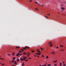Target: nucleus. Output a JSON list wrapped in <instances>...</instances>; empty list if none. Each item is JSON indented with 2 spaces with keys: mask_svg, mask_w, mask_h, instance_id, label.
I'll return each mask as SVG.
<instances>
[{
  "mask_svg": "<svg viewBox=\"0 0 66 66\" xmlns=\"http://www.w3.org/2000/svg\"><path fill=\"white\" fill-rule=\"evenodd\" d=\"M31 52H32V53H34V51L33 50H31Z\"/></svg>",
  "mask_w": 66,
  "mask_h": 66,
  "instance_id": "f257e3e1",
  "label": "nucleus"
},
{
  "mask_svg": "<svg viewBox=\"0 0 66 66\" xmlns=\"http://www.w3.org/2000/svg\"><path fill=\"white\" fill-rule=\"evenodd\" d=\"M37 51L39 53H40V51H39V50H37Z\"/></svg>",
  "mask_w": 66,
  "mask_h": 66,
  "instance_id": "f03ea898",
  "label": "nucleus"
},
{
  "mask_svg": "<svg viewBox=\"0 0 66 66\" xmlns=\"http://www.w3.org/2000/svg\"><path fill=\"white\" fill-rule=\"evenodd\" d=\"M53 45H52V44H50V47H52V46Z\"/></svg>",
  "mask_w": 66,
  "mask_h": 66,
  "instance_id": "7ed1b4c3",
  "label": "nucleus"
},
{
  "mask_svg": "<svg viewBox=\"0 0 66 66\" xmlns=\"http://www.w3.org/2000/svg\"><path fill=\"white\" fill-rule=\"evenodd\" d=\"M57 60L53 62V63H56V62H57Z\"/></svg>",
  "mask_w": 66,
  "mask_h": 66,
  "instance_id": "20e7f679",
  "label": "nucleus"
},
{
  "mask_svg": "<svg viewBox=\"0 0 66 66\" xmlns=\"http://www.w3.org/2000/svg\"><path fill=\"white\" fill-rule=\"evenodd\" d=\"M20 59L21 60V61H23V59H22V58H21Z\"/></svg>",
  "mask_w": 66,
  "mask_h": 66,
  "instance_id": "39448f33",
  "label": "nucleus"
},
{
  "mask_svg": "<svg viewBox=\"0 0 66 66\" xmlns=\"http://www.w3.org/2000/svg\"><path fill=\"white\" fill-rule=\"evenodd\" d=\"M15 58H16V57H13V60H15Z\"/></svg>",
  "mask_w": 66,
  "mask_h": 66,
  "instance_id": "423d86ee",
  "label": "nucleus"
},
{
  "mask_svg": "<svg viewBox=\"0 0 66 66\" xmlns=\"http://www.w3.org/2000/svg\"><path fill=\"white\" fill-rule=\"evenodd\" d=\"M17 62H19V61H20V60H19L18 59H17Z\"/></svg>",
  "mask_w": 66,
  "mask_h": 66,
  "instance_id": "0eeeda50",
  "label": "nucleus"
},
{
  "mask_svg": "<svg viewBox=\"0 0 66 66\" xmlns=\"http://www.w3.org/2000/svg\"><path fill=\"white\" fill-rule=\"evenodd\" d=\"M25 60H26V58H25V57L23 58V60H24V61H25Z\"/></svg>",
  "mask_w": 66,
  "mask_h": 66,
  "instance_id": "6e6552de",
  "label": "nucleus"
},
{
  "mask_svg": "<svg viewBox=\"0 0 66 66\" xmlns=\"http://www.w3.org/2000/svg\"><path fill=\"white\" fill-rule=\"evenodd\" d=\"M51 64H48V65H48V66H51Z\"/></svg>",
  "mask_w": 66,
  "mask_h": 66,
  "instance_id": "1a4fd4ad",
  "label": "nucleus"
},
{
  "mask_svg": "<svg viewBox=\"0 0 66 66\" xmlns=\"http://www.w3.org/2000/svg\"><path fill=\"white\" fill-rule=\"evenodd\" d=\"M14 63H15L14 64H15V65H17V63H16V61H15L14 62Z\"/></svg>",
  "mask_w": 66,
  "mask_h": 66,
  "instance_id": "9d476101",
  "label": "nucleus"
},
{
  "mask_svg": "<svg viewBox=\"0 0 66 66\" xmlns=\"http://www.w3.org/2000/svg\"><path fill=\"white\" fill-rule=\"evenodd\" d=\"M22 66H24V63H23V64H22Z\"/></svg>",
  "mask_w": 66,
  "mask_h": 66,
  "instance_id": "9b49d317",
  "label": "nucleus"
},
{
  "mask_svg": "<svg viewBox=\"0 0 66 66\" xmlns=\"http://www.w3.org/2000/svg\"><path fill=\"white\" fill-rule=\"evenodd\" d=\"M12 62L13 63H14V62H15V60H12Z\"/></svg>",
  "mask_w": 66,
  "mask_h": 66,
  "instance_id": "f8f14e48",
  "label": "nucleus"
},
{
  "mask_svg": "<svg viewBox=\"0 0 66 66\" xmlns=\"http://www.w3.org/2000/svg\"><path fill=\"white\" fill-rule=\"evenodd\" d=\"M35 10H37V11H38V10L37 9V8H36L35 9Z\"/></svg>",
  "mask_w": 66,
  "mask_h": 66,
  "instance_id": "ddd939ff",
  "label": "nucleus"
},
{
  "mask_svg": "<svg viewBox=\"0 0 66 66\" xmlns=\"http://www.w3.org/2000/svg\"><path fill=\"white\" fill-rule=\"evenodd\" d=\"M15 55V53H13L12 54V55Z\"/></svg>",
  "mask_w": 66,
  "mask_h": 66,
  "instance_id": "4468645a",
  "label": "nucleus"
},
{
  "mask_svg": "<svg viewBox=\"0 0 66 66\" xmlns=\"http://www.w3.org/2000/svg\"><path fill=\"white\" fill-rule=\"evenodd\" d=\"M61 65H62V63H60V66H61Z\"/></svg>",
  "mask_w": 66,
  "mask_h": 66,
  "instance_id": "2eb2a0df",
  "label": "nucleus"
},
{
  "mask_svg": "<svg viewBox=\"0 0 66 66\" xmlns=\"http://www.w3.org/2000/svg\"><path fill=\"white\" fill-rule=\"evenodd\" d=\"M16 48H19H19H20V47H16Z\"/></svg>",
  "mask_w": 66,
  "mask_h": 66,
  "instance_id": "dca6fc26",
  "label": "nucleus"
},
{
  "mask_svg": "<svg viewBox=\"0 0 66 66\" xmlns=\"http://www.w3.org/2000/svg\"><path fill=\"white\" fill-rule=\"evenodd\" d=\"M19 53H21V51H19Z\"/></svg>",
  "mask_w": 66,
  "mask_h": 66,
  "instance_id": "f3484780",
  "label": "nucleus"
},
{
  "mask_svg": "<svg viewBox=\"0 0 66 66\" xmlns=\"http://www.w3.org/2000/svg\"><path fill=\"white\" fill-rule=\"evenodd\" d=\"M52 53H53V54H55V52H52Z\"/></svg>",
  "mask_w": 66,
  "mask_h": 66,
  "instance_id": "a211bd4d",
  "label": "nucleus"
},
{
  "mask_svg": "<svg viewBox=\"0 0 66 66\" xmlns=\"http://www.w3.org/2000/svg\"><path fill=\"white\" fill-rule=\"evenodd\" d=\"M61 9H62V10H64V8L63 7H62Z\"/></svg>",
  "mask_w": 66,
  "mask_h": 66,
  "instance_id": "6ab92c4d",
  "label": "nucleus"
},
{
  "mask_svg": "<svg viewBox=\"0 0 66 66\" xmlns=\"http://www.w3.org/2000/svg\"><path fill=\"white\" fill-rule=\"evenodd\" d=\"M48 57H48V56H46V59H48Z\"/></svg>",
  "mask_w": 66,
  "mask_h": 66,
  "instance_id": "aec40b11",
  "label": "nucleus"
},
{
  "mask_svg": "<svg viewBox=\"0 0 66 66\" xmlns=\"http://www.w3.org/2000/svg\"><path fill=\"white\" fill-rule=\"evenodd\" d=\"M60 46L61 47H63V46L60 45Z\"/></svg>",
  "mask_w": 66,
  "mask_h": 66,
  "instance_id": "412c9836",
  "label": "nucleus"
},
{
  "mask_svg": "<svg viewBox=\"0 0 66 66\" xmlns=\"http://www.w3.org/2000/svg\"><path fill=\"white\" fill-rule=\"evenodd\" d=\"M42 50H43V48H42L40 47V48Z\"/></svg>",
  "mask_w": 66,
  "mask_h": 66,
  "instance_id": "4be33fe9",
  "label": "nucleus"
},
{
  "mask_svg": "<svg viewBox=\"0 0 66 66\" xmlns=\"http://www.w3.org/2000/svg\"><path fill=\"white\" fill-rule=\"evenodd\" d=\"M26 48H23V49L24 50H26Z\"/></svg>",
  "mask_w": 66,
  "mask_h": 66,
  "instance_id": "5701e85b",
  "label": "nucleus"
},
{
  "mask_svg": "<svg viewBox=\"0 0 66 66\" xmlns=\"http://www.w3.org/2000/svg\"><path fill=\"white\" fill-rule=\"evenodd\" d=\"M26 54V53H23V54H24H24Z\"/></svg>",
  "mask_w": 66,
  "mask_h": 66,
  "instance_id": "b1692460",
  "label": "nucleus"
},
{
  "mask_svg": "<svg viewBox=\"0 0 66 66\" xmlns=\"http://www.w3.org/2000/svg\"><path fill=\"white\" fill-rule=\"evenodd\" d=\"M29 55H30V54H28L27 55L28 56H29Z\"/></svg>",
  "mask_w": 66,
  "mask_h": 66,
  "instance_id": "393cba45",
  "label": "nucleus"
},
{
  "mask_svg": "<svg viewBox=\"0 0 66 66\" xmlns=\"http://www.w3.org/2000/svg\"><path fill=\"white\" fill-rule=\"evenodd\" d=\"M57 64H54V66H56Z\"/></svg>",
  "mask_w": 66,
  "mask_h": 66,
  "instance_id": "a878e982",
  "label": "nucleus"
},
{
  "mask_svg": "<svg viewBox=\"0 0 66 66\" xmlns=\"http://www.w3.org/2000/svg\"><path fill=\"white\" fill-rule=\"evenodd\" d=\"M0 59H2V60H4V59H2V58H0Z\"/></svg>",
  "mask_w": 66,
  "mask_h": 66,
  "instance_id": "bb28decb",
  "label": "nucleus"
},
{
  "mask_svg": "<svg viewBox=\"0 0 66 66\" xmlns=\"http://www.w3.org/2000/svg\"><path fill=\"white\" fill-rule=\"evenodd\" d=\"M19 55L18 54L16 55V56H17Z\"/></svg>",
  "mask_w": 66,
  "mask_h": 66,
  "instance_id": "cd10ccee",
  "label": "nucleus"
},
{
  "mask_svg": "<svg viewBox=\"0 0 66 66\" xmlns=\"http://www.w3.org/2000/svg\"><path fill=\"white\" fill-rule=\"evenodd\" d=\"M21 50L22 51H23V52H24V51L23 50V49H22Z\"/></svg>",
  "mask_w": 66,
  "mask_h": 66,
  "instance_id": "c85d7f7f",
  "label": "nucleus"
},
{
  "mask_svg": "<svg viewBox=\"0 0 66 66\" xmlns=\"http://www.w3.org/2000/svg\"><path fill=\"white\" fill-rule=\"evenodd\" d=\"M8 56H10V55H11V54H8Z\"/></svg>",
  "mask_w": 66,
  "mask_h": 66,
  "instance_id": "c756f323",
  "label": "nucleus"
},
{
  "mask_svg": "<svg viewBox=\"0 0 66 66\" xmlns=\"http://www.w3.org/2000/svg\"><path fill=\"white\" fill-rule=\"evenodd\" d=\"M51 42H49V43H48V44H51Z\"/></svg>",
  "mask_w": 66,
  "mask_h": 66,
  "instance_id": "7c9ffc66",
  "label": "nucleus"
},
{
  "mask_svg": "<svg viewBox=\"0 0 66 66\" xmlns=\"http://www.w3.org/2000/svg\"><path fill=\"white\" fill-rule=\"evenodd\" d=\"M56 49H58L59 48V47L57 46V47H56Z\"/></svg>",
  "mask_w": 66,
  "mask_h": 66,
  "instance_id": "2f4dec72",
  "label": "nucleus"
},
{
  "mask_svg": "<svg viewBox=\"0 0 66 66\" xmlns=\"http://www.w3.org/2000/svg\"><path fill=\"white\" fill-rule=\"evenodd\" d=\"M66 66V64H63V66Z\"/></svg>",
  "mask_w": 66,
  "mask_h": 66,
  "instance_id": "473e14b6",
  "label": "nucleus"
},
{
  "mask_svg": "<svg viewBox=\"0 0 66 66\" xmlns=\"http://www.w3.org/2000/svg\"><path fill=\"white\" fill-rule=\"evenodd\" d=\"M27 61H28V59L27 60H25V61L26 62H27Z\"/></svg>",
  "mask_w": 66,
  "mask_h": 66,
  "instance_id": "72a5a7b5",
  "label": "nucleus"
},
{
  "mask_svg": "<svg viewBox=\"0 0 66 66\" xmlns=\"http://www.w3.org/2000/svg\"><path fill=\"white\" fill-rule=\"evenodd\" d=\"M47 15H49V16H50V14H47Z\"/></svg>",
  "mask_w": 66,
  "mask_h": 66,
  "instance_id": "f704fd0d",
  "label": "nucleus"
},
{
  "mask_svg": "<svg viewBox=\"0 0 66 66\" xmlns=\"http://www.w3.org/2000/svg\"><path fill=\"white\" fill-rule=\"evenodd\" d=\"M42 57H44V55H42Z\"/></svg>",
  "mask_w": 66,
  "mask_h": 66,
  "instance_id": "c9c22d12",
  "label": "nucleus"
},
{
  "mask_svg": "<svg viewBox=\"0 0 66 66\" xmlns=\"http://www.w3.org/2000/svg\"><path fill=\"white\" fill-rule=\"evenodd\" d=\"M25 48H26V49H28V48L27 47H26Z\"/></svg>",
  "mask_w": 66,
  "mask_h": 66,
  "instance_id": "e433bc0d",
  "label": "nucleus"
},
{
  "mask_svg": "<svg viewBox=\"0 0 66 66\" xmlns=\"http://www.w3.org/2000/svg\"><path fill=\"white\" fill-rule=\"evenodd\" d=\"M18 54L19 55H20V53H18Z\"/></svg>",
  "mask_w": 66,
  "mask_h": 66,
  "instance_id": "4c0bfd02",
  "label": "nucleus"
},
{
  "mask_svg": "<svg viewBox=\"0 0 66 66\" xmlns=\"http://www.w3.org/2000/svg\"><path fill=\"white\" fill-rule=\"evenodd\" d=\"M39 55H40V54H41V53H39Z\"/></svg>",
  "mask_w": 66,
  "mask_h": 66,
  "instance_id": "58836bf2",
  "label": "nucleus"
},
{
  "mask_svg": "<svg viewBox=\"0 0 66 66\" xmlns=\"http://www.w3.org/2000/svg\"><path fill=\"white\" fill-rule=\"evenodd\" d=\"M44 66H46V64H45L44 65Z\"/></svg>",
  "mask_w": 66,
  "mask_h": 66,
  "instance_id": "ea45409f",
  "label": "nucleus"
},
{
  "mask_svg": "<svg viewBox=\"0 0 66 66\" xmlns=\"http://www.w3.org/2000/svg\"><path fill=\"white\" fill-rule=\"evenodd\" d=\"M26 55H27L28 54L27 53H26L25 54Z\"/></svg>",
  "mask_w": 66,
  "mask_h": 66,
  "instance_id": "a19ab883",
  "label": "nucleus"
},
{
  "mask_svg": "<svg viewBox=\"0 0 66 66\" xmlns=\"http://www.w3.org/2000/svg\"><path fill=\"white\" fill-rule=\"evenodd\" d=\"M36 4H38V3L37 2H36Z\"/></svg>",
  "mask_w": 66,
  "mask_h": 66,
  "instance_id": "79ce46f5",
  "label": "nucleus"
},
{
  "mask_svg": "<svg viewBox=\"0 0 66 66\" xmlns=\"http://www.w3.org/2000/svg\"><path fill=\"white\" fill-rule=\"evenodd\" d=\"M29 59H31V58H30V57H29Z\"/></svg>",
  "mask_w": 66,
  "mask_h": 66,
  "instance_id": "37998d69",
  "label": "nucleus"
},
{
  "mask_svg": "<svg viewBox=\"0 0 66 66\" xmlns=\"http://www.w3.org/2000/svg\"><path fill=\"white\" fill-rule=\"evenodd\" d=\"M62 63L63 64H64L65 63H64V62H63Z\"/></svg>",
  "mask_w": 66,
  "mask_h": 66,
  "instance_id": "c03bdc74",
  "label": "nucleus"
},
{
  "mask_svg": "<svg viewBox=\"0 0 66 66\" xmlns=\"http://www.w3.org/2000/svg\"><path fill=\"white\" fill-rule=\"evenodd\" d=\"M37 55H39L38 53H37Z\"/></svg>",
  "mask_w": 66,
  "mask_h": 66,
  "instance_id": "a18cd8bd",
  "label": "nucleus"
},
{
  "mask_svg": "<svg viewBox=\"0 0 66 66\" xmlns=\"http://www.w3.org/2000/svg\"><path fill=\"white\" fill-rule=\"evenodd\" d=\"M27 58V57H25V59H26Z\"/></svg>",
  "mask_w": 66,
  "mask_h": 66,
  "instance_id": "49530a36",
  "label": "nucleus"
},
{
  "mask_svg": "<svg viewBox=\"0 0 66 66\" xmlns=\"http://www.w3.org/2000/svg\"><path fill=\"white\" fill-rule=\"evenodd\" d=\"M30 2H32V0H30Z\"/></svg>",
  "mask_w": 66,
  "mask_h": 66,
  "instance_id": "de8ad7c7",
  "label": "nucleus"
},
{
  "mask_svg": "<svg viewBox=\"0 0 66 66\" xmlns=\"http://www.w3.org/2000/svg\"><path fill=\"white\" fill-rule=\"evenodd\" d=\"M20 55H22V54H20Z\"/></svg>",
  "mask_w": 66,
  "mask_h": 66,
  "instance_id": "09e8293b",
  "label": "nucleus"
},
{
  "mask_svg": "<svg viewBox=\"0 0 66 66\" xmlns=\"http://www.w3.org/2000/svg\"><path fill=\"white\" fill-rule=\"evenodd\" d=\"M37 57H39V56H37Z\"/></svg>",
  "mask_w": 66,
  "mask_h": 66,
  "instance_id": "8fccbe9b",
  "label": "nucleus"
},
{
  "mask_svg": "<svg viewBox=\"0 0 66 66\" xmlns=\"http://www.w3.org/2000/svg\"><path fill=\"white\" fill-rule=\"evenodd\" d=\"M4 64H2V65H4Z\"/></svg>",
  "mask_w": 66,
  "mask_h": 66,
  "instance_id": "3c124183",
  "label": "nucleus"
},
{
  "mask_svg": "<svg viewBox=\"0 0 66 66\" xmlns=\"http://www.w3.org/2000/svg\"><path fill=\"white\" fill-rule=\"evenodd\" d=\"M36 55H37V53H36Z\"/></svg>",
  "mask_w": 66,
  "mask_h": 66,
  "instance_id": "603ef678",
  "label": "nucleus"
},
{
  "mask_svg": "<svg viewBox=\"0 0 66 66\" xmlns=\"http://www.w3.org/2000/svg\"><path fill=\"white\" fill-rule=\"evenodd\" d=\"M42 66H44V65H42Z\"/></svg>",
  "mask_w": 66,
  "mask_h": 66,
  "instance_id": "864d4df0",
  "label": "nucleus"
},
{
  "mask_svg": "<svg viewBox=\"0 0 66 66\" xmlns=\"http://www.w3.org/2000/svg\"><path fill=\"white\" fill-rule=\"evenodd\" d=\"M18 56H19H19H19V55H18Z\"/></svg>",
  "mask_w": 66,
  "mask_h": 66,
  "instance_id": "5fc2aeb1",
  "label": "nucleus"
},
{
  "mask_svg": "<svg viewBox=\"0 0 66 66\" xmlns=\"http://www.w3.org/2000/svg\"><path fill=\"white\" fill-rule=\"evenodd\" d=\"M61 50V51H62V50Z\"/></svg>",
  "mask_w": 66,
  "mask_h": 66,
  "instance_id": "6e6d98bb",
  "label": "nucleus"
},
{
  "mask_svg": "<svg viewBox=\"0 0 66 66\" xmlns=\"http://www.w3.org/2000/svg\"><path fill=\"white\" fill-rule=\"evenodd\" d=\"M28 48H29V47H27V49H28Z\"/></svg>",
  "mask_w": 66,
  "mask_h": 66,
  "instance_id": "4d7b16f0",
  "label": "nucleus"
},
{
  "mask_svg": "<svg viewBox=\"0 0 66 66\" xmlns=\"http://www.w3.org/2000/svg\"><path fill=\"white\" fill-rule=\"evenodd\" d=\"M15 66V65H13L12 66Z\"/></svg>",
  "mask_w": 66,
  "mask_h": 66,
  "instance_id": "13d9d810",
  "label": "nucleus"
},
{
  "mask_svg": "<svg viewBox=\"0 0 66 66\" xmlns=\"http://www.w3.org/2000/svg\"><path fill=\"white\" fill-rule=\"evenodd\" d=\"M26 56H25V57H24V58H26Z\"/></svg>",
  "mask_w": 66,
  "mask_h": 66,
  "instance_id": "bf43d9fd",
  "label": "nucleus"
},
{
  "mask_svg": "<svg viewBox=\"0 0 66 66\" xmlns=\"http://www.w3.org/2000/svg\"><path fill=\"white\" fill-rule=\"evenodd\" d=\"M62 50V51H64V50Z\"/></svg>",
  "mask_w": 66,
  "mask_h": 66,
  "instance_id": "052dcab7",
  "label": "nucleus"
},
{
  "mask_svg": "<svg viewBox=\"0 0 66 66\" xmlns=\"http://www.w3.org/2000/svg\"><path fill=\"white\" fill-rule=\"evenodd\" d=\"M47 64V63H46V64Z\"/></svg>",
  "mask_w": 66,
  "mask_h": 66,
  "instance_id": "680f3d73",
  "label": "nucleus"
},
{
  "mask_svg": "<svg viewBox=\"0 0 66 66\" xmlns=\"http://www.w3.org/2000/svg\"><path fill=\"white\" fill-rule=\"evenodd\" d=\"M34 56H35V55Z\"/></svg>",
  "mask_w": 66,
  "mask_h": 66,
  "instance_id": "e2e57ef3",
  "label": "nucleus"
},
{
  "mask_svg": "<svg viewBox=\"0 0 66 66\" xmlns=\"http://www.w3.org/2000/svg\"><path fill=\"white\" fill-rule=\"evenodd\" d=\"M59 13H60V12H58V14H59Z\"/></svg>",
  "mask_w": 66,
  "mask_h": 66,
  "instance_id": "0e129e2a",
  "label": "nucleus"
},
{
  "mask_svg": "<svg viewBox=\"0 0 66 66\" xmlns=\"http://www.w3.org/2000/svg\"><path fill=\"white\" fill-rule=\"evenodd\" d=\"M36 56H37V55H36Z\"/></svg>",
  "mask_w": 66,
  "mask_h": 66,
  "instance_id": "69168bd1",
  "label": "nucleus"
},
{
  "mask_svg": "<svg viewBox=\"0 0 66 66\" xmlns=\"http://www.w3.org/2000/svg\"><path fill=\"white\" fill-rule=\"evenodd\" d=\"M10 63H11V62H10Z\"/></svg>",
  "mask_w": 66,
  "mask_h": 66,
  "instance_id": "338daca9",
  "label": "nucleus"
},
{
  "mask_svg": "<svg viewBox=\"0 0 66 66\" xmlns=\"http://www.w3.org/2000/svg\"><path fill=\"white\" fill-rule=\"evenodd\" d=\"M28 54H29V53H28Z\"/></svg>",
  "mask_w": 66,
  "mask_h": 66,
  "instance_id": "774afa93",
  "label": "nucleus"
}]
</instances>
